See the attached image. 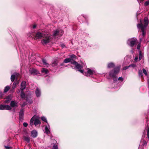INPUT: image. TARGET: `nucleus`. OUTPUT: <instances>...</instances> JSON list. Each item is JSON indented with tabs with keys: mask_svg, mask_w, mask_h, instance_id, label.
<instances>
[{
	"mask_svg": "<svg viewBox=\"0 0 149 149\" xmlns=\"http://www.w3.org/2000/svg\"><path fill=\"white\" fill-rule=\"evenodd\" d=\"M143 20L144 23V25L142 24V20H141L140 21L139 23L137 24V27L138 28L140 29H141L142 32V36L143 38H144L145 36L146 33L145 31L149 23L148 19V18L145 17Z\"/></svg>",
	"mask_w": 149,
	"mask_h": 149,
	"instance_id": "1",
	"label": "nucleus"
},
{
	"mask_svg": "<svg viewBox=\"0 0 149 149\" xmlns=\"http://www.w3.org/2000/svg\"><path fill=\"white\" fill-rule=\"evenodd\" d=\"M42 37L43 38L41 42L43 45L49 43L52 39L51 37L49 36L47 34H44Z\"/></svg>",
	"mask_w": 149,
	"mask_h": 149,
	"instance_id": "2",
	"label": "nucleus"
},
{
	"mask_svg": "<svg viewBox=\"0 0 149 149\" xmlns=\"http://www.w3.org/2000/svg\"><path fill=\"white\" fill-rule=\"evenodd\" d=\"M30 123L31 126L33 125L36 126L38 124H40L41 123L39 120L35 118V116H33L30 121Z\"/></svg>",
	"mask_w": 149,
	"mask_h": 149,
	"instance_id": "3",
	"label": "nucleus"
},
{
	"mask_svg": "<svg viewBox=\"0 0 149 149\" xmlns=\"http://www.w3.org/2000/svg\"><path fill=\"white\" fill-rule=\"evenodd\" d=\"M138 41L137 39L134 38L129 39L127 41V44L130 47H133L135 45L137 44Z\"/></svg>",
	"mask_w": 149,
	"mask_h": 149,
	"instance_id": "4",
	"label": "nucleus"
},
{
	"mask_svg": "<svg viewBox=\"0 0 149 149\" xmlns=\"http://www.w3.org/2000/svg\"><path fill=\"white\" fill-rule=\"evenodd\" d=\"M11 108L8 105H0V110H11Z\"/></svg>",
	"mask_w": 149,
	"mask_h": 149,
	"instance_id": "5",
	"label": "nucleus"
},
{
	"mask_svg": "<svg viewBox=\"0 0 149 149\" xmlns=\"http://www.w3.org/2000/svg\"><path fill=\"white\" fill-rule=\"evenodd\" d=\"M44 34L40 32V31H37L36 32L34 37L36 39H40L43 37Z\"/></svg>",
	"mask_w": 149,
	"mask_h": 149,
	"instance_id": "6",
	"label": "nucleus"
},
{
	"mask_svg": "<svg viewBox=\"0 0 149 149\" xmlns=\"http://www.w3.org/2000/svg\"><path fill=\"white\" fill-rule=\"evenodd\" d=\"M19 75V73L16 72L14 74L12 75L10 77L11 81L12 82L14 81L16 78L17 79Z\"/></svg>",
	"mask_w": 149,
	"mask_h": 149,
	"instance_id": "7",
	"label": "nucleus"
},
{
	"mask_svg": "<svg viewBox=\"0 0 149 149\" xmlns=\"http://www.w3.org/2000/svg\"><path fill=\"white\" fill-rule=\"evenodd\" d=\"M29 71L31 74L33 75L37 74L38 73V72L33 68H30L29 69Z\"/></svg>",
	"mask_w": 149,
	"mask_h": 149,
	"instance_id": "8",
	"label": "nucleus"
},
{
	"mask_svg": "<svg viewBox=\"0 0 149 149\" xmlns=\"http://www.w3.org/2000/svg\"><path fill=\"white\" fill-rule=\"evenodd\" d=\"M120 68V66H118L115 67L113 69V74H114V75H116L119 72Z\"/></svg>",
	"mask_w": 149,
	"mask_h": 149,
	"instance_id": "9",
	"label": "nucleus"
},
{
	"mask_svg": "<svg viewBox=\"0 0 149 149\" xmlns=\"http://www.w3.org/2000/svg\"><path fill=\"white\" fill-rule=\"evenodd\" d=\"M24 109H22L20 110L19 114V119H22L23 118L24 115Z\"/></svg>",
	"mask_w": 149,
	"mask_h": 149,
	"instance_id": "10",
	"label": "nucleus"
},
{
	"mask_svg": "<svg viewBox=\"0 0 149 149\" xmlns=\"http://www.w3.org/2000/svg\"><path fill=\"white\" fill-rule=\"evenodd\" d=\"M109 76H110L113 78V81H116L117 80V77L116 76V75H114L113 74V70H112L109 72Z\"/></svg>",
	"mask_w": 149,
	"mask_h": 149,
	"instance_id": "11",
	"label": "nucleus"
},
{
	"mask_svg": "<svg viewBox=\"0 0 149 149\" xmlns=\"http://www.w3.org/2000/svg\"><path fill=\"white\" fill-rule=\"evenodd\" d=\"M21 90H24L26 87V82L25 81H23L21 84Z\"/></svg>",
	"mask_w": 149,
	"mask_h": 149,
	"instance_id": "12",
	"label": "nucleus"
},
{
	"mask_svg": "<svg viewBox=\"0 0 149 149\" xmlns=\"http://www.w3.org/2000/svg\"><path fill=\"white\" fill-rule=\"evenodd\" d=\"M11 95H9L6 98V100L4 101V102L5 103H7L10 102L11 100Z\"/></svg>",
	"mask_w": 149,
	"mask_h": 149,
	"instance_id": "13",
	"label": "nucleus"
},
{
	"mask_svg": "<svg viewBox=\"0 0 149 149\" xmlns=\"http://www.w3.org/2000/svg\"><path fill=\"white\" fill-rule=\"evenodd\" d=\"M10 106L11 107H17V103L15 102V101L12 100L11 102L10 103Z\"/></svg>",
	"mask_w": 149,
	"mask_h": 149,
	"instance_id": "14",
	"label": "nucleus"
},
{
	"mask_svg": "<svg viewBox=\"0 0 149 149\" xmlns=\"http://www.w3.org/2000/svg\"><path fill=\"white\" fill-rule=\"evenodd\" d=\"M31 136L33 138H35L37 137V132L35 130H33L31 132Z\"/></svg>",
	"mask_w": 149,
	"mask_h": 149,
	"instance_id": "15",
	"label": "nucleus"
},
{
	"mask_svg": "<svg viewBox=\"0 0 149 149\" xmlns=\"http://www.w3.org/2000/svg\"><path fill=\"white\" fill-rule=\"evenodd\" d=\"M82 68L83 66L79 64L77 62L75 65L74 69L76 68L77 69L79 70L80 69H81Z\"/></svg>",
	"mask_w": 149,
	"mask_h": 149,
	"instance_id": "16",
	"label": "nucleus"
},
{
	"mask_svg": "<svg viewBox=\"0 0 149 149\" xmlns=\"http://www.w3.org/2000/svg\"><path fill=\"white\" fill-rule=\"evenodd\" d=\"M19 81H15L13 84L12 88L15 89L19 84Z\"/></svg>",
	"mask_w": 149,
	"mask_h": 149,
	"instance_id": "17",
	"label": "nucleus"
},
{
	"mask_svg": "<svg viewBox=\"0 0 149 149\" xmlns=\"http://www.w3.org/2000/svg\"><path fill=\"white\" fill-rule=\"evenodd\" d=\"M36 95L37 97H39L40 96L41 94V92L39 88H36Z\"/></svg>",
	"mask_w": 149,
	"mask_h": 149,
	"instance_id": "18",
	"label": "nucleus"
},
{
	"mask_svg": "<svg viewBox=\"0 0 149 149\" xmlns=\"http://www.w3.org/2000/svg\"><path fill=\"white\" fill-rule=\"evenodd\" d=\"M23 139L26 141L28 143H29L30 139V137L28 136H23Z\"/></svg>",
	"mask_w": 149,
	"mask_h": 149,
	"instance_id": "19",
	"label": "nucleus"
},
{
	"mask_svg": "<svg viewBox=\"0 0 149 149\" xmlns=\"http://www.w3.org/2000/svg\"><path fill=\"white\" fill-rule=\"evenodd\" d=\"M41 72L43 73H44L47 74L49 73V71L48 70L45 68H43L41 70Z\"/></svg>",
	"mask_w": 149,
	"mask_h": 149,
	"instance_id": "20",
	"label": "nucleus"
},
{
	"mask_svg": "<svg viewBox=\"0 0 149 149\" xmlns=\"http://www.w3.org/2000/svg\"><path fill=\"white\" fill-rule=\"evenodd\" d=\"M42 61L43 63V65L46 66V67H48L49 65V64L47 63L46 60L44 58L42 59Z\"/></svg>",
	"mask_w": 149,
	"mask_h": 149,
	"instance_id": "21",
	"label": "nucleus"
},
{
	"mask_svg": "<svg viewBox=\"0 0 149 149\" xmlns=\"http://www.w3.org/2000/svg\"><path fill=\"white\" fill-rule=\"evenodd\" d=\"M59 33V31L56 30L54 31L53 36L54 37L57 36Z\"/></svg>",
	"mask_w": 149,
	"mask_h": 149,
	"instance_id": "22",
	"label": "nucleus"
},
{
	"mask_svg": "<svg viewBox=\"0 0 149 149\" xmlns=\"http://www.w3.org/2000/svg\"><path fill=\"white\" fill-rule=\"evenodd\" d=\"M10 87L8 86H6L4 89L3 92L4 93L7 92L10 89Z\"/></svg>",
	"mask_w": 149,
	"mask_h": 149,
	"instance_id": "23",
	"label": "nucleus"
},
{
	"mask_svg": "<svg viewBox=\"0 0 149 149\" xmlns=\"http://www.w3.org/2000/svg\"><path fill=\"white\" fill-rule=\"evenodd\" d=\"M115 66L114 64L113 63H110L108 64V67L109 68H113Z\"/></svg>",
	"mask_w": 149,
	"mask_h": 149,
	"instance_id": "24",
	"label": "nucleus"
},
{
	"mask_svg": "<svg viewBox=\"0 0 149 149\" xmlns=\"http://www.w3.org/2000/svg\"><path fill=\"white\" fill-rule=\"evenodd\" d=\"M138 74L139 76L141 78H143V74L141 70H139L138 71Z\"/></svg>",
	"mask_w": 149,
	"mask_h": 149,
	"instance_id": "25",
	"label": "nucleus"
},
{
	"mask_svg": "<svg viewBox=\"0 0 149 149\" xmlns=\"http://www.w3.org/2000/svg\"><path fill=\"white\" fill-rule=\"evenodd\" d=\"M58 63V61L57 60L54 61L53 63H52V65L53 67H54L57 66Z\"/></svg>",
	"mask_w": 149,
	"mask_h": 149,
	"instance_id": "26",
	"label": "nucleus"
},
{
	"mask_svg": "<svg viewBox=\"0 0 149 149\" xmlns=\"http://www.w3.org/2000/svg\"><path fill=\"white\" fill-rule=\"evenodd\" d=\"M71 61V59L70 58H66L64 60V62L65 63H67L70 62Z\"/></svg>",
	"mask_w": 149,
	"mask_h": 149,
	"instance_id": "27",
	"label": "nucleus"
},
{
	"mask_svg": "<svg viewBox=\"0 0 149 149\" xmlns=\"http://www.w3.org/2000/svg\"><path fill=\"white\" fill-rule=\"evenodd\" d=\"M20 96L22 98H24L25 97V93H24L23 91V90H21Z\"/></svg>",
	"mask_w": 149,
	"mask_h": 149,
	"instance_id": "28",
	"label": "nucleus"
},
{
	"mask_svg": "<svg viewBox=\"0 0 149 149\" xmlns=\"http://www.w3.org/2000/svg\"><path fill=\"white\" fill-rule=\"evenodd\" d=\"M88 73L90 75H92L93 74L94 72L91 69H88L87 71Z\"/></svg>",
	"mask_w": 149,
	"mask_h": 149,
	"instance_id": "29",
	"label": "nucleus"
},
{
	"mask_svg": "<svg viewBox=\"0 0 149 149\" xmlns=\"http://www.w3.org/2000/svg\"><path fill=\"white\" fill-rule=\"evenodd\" d=\"M45 130L46 133L49 134L50 132V131L47 126H46L45 128Z\"/></svg>",
	"mask_w": 149,
	"mask_h": 149,
	"instance_id": "30",
	"label": "nucleus"
},
{
	"mask_svg": "<svg viewBox=\"0 0 149 149\" xmlns=\"http://www.w3.org/2000/svg\"><path fill=\"white\" fill-rule=\"evenodd\" d=\"M76 57V56L73 54L70 56V58L72 59H75Z\"/></svg>",
	"mask_w": 149,
	"mask_h": 149,
	"instance_id": "31",
	"label": "nucleus"
},
{
	"mask_svg": "<svg viewBox=\"0 0 149 149\" xmlns=\"http://www.w3.org/2000/svg\"><path fill=\"white\" fill-rule=\"evenodd\" d=\"M70 62H71V64H73L75 65L77 62L75 61L74 60L72 59H71V61Z\"/></svg>",
	"mask_w": 149,
	"mask_h": 149,
	"instance_id": "32",
	"label": "nucleus"
},
{
	"mask_svg": "<svg viewBox=\"0 0 149 149\" xmlns=\"http://www.w3.org/2000/svg\"><path fill=\"white\" fill-rule=\"evenodd\" d=\"M41 119L42 120V121H44V122H45L46 123H47L46 118L45 117H41Z\"/></svg>",
	"mask_w": 149,
	"mask_h": 149,
	"instance_id": "33",
	"label": "nucleus"
},
{
	"mask_svg": "<svg viewBox=\"0 0 149 149\" xmlns=\"http://www.w3.org/2000/svg\"><path fill=\"white\" fill-rule=\"evenodd\" d=\"M142 58V54L141 51H140L139 53V60H140Z\"/></svg>",
	"mask_w": 149,
	"mask_h": 149,
	"instance_id": "34",
	"label": "nucleus"
},
{
	"mask_svg": "<svg viewBox=\"0 0 149 149\" xmlns=\"http://www.w3.org/2000/svg\"><path fill=\"white\" fill-rule=\"evenodd\" d=\"M129 68L131 67L132 68H134L136 67V65L135 64H132L129 65Z\"/></svg>",
	"mask_w": 149,
	"mask_h": 149,
	"instance_id": "35",
	"label": "nucleus"
},
{
	"mask_svg": "<svg viewBox=\"0 0 149 149\" xmlns=\"http://www.w3.org/2000/svg\"><path fill=\"white\" fill-rule=\"evenodd\" d=\"M143 72L147 76L148 75L147 73L146 70L144 68H143L142 69Z\"/></svg>",
	"mask_w": 149,
	"mask_h": 149,
	"instance_id": "36",
	"label": "nucleus"
},
{
	"mask_svg": "<svg viewBox=\"0 0 149 149\" xmlns=\"http://www.w3.org/2000/svg\"><path fill=\"white\" fill-rule=\"evenodd\" d=\"M4 147L6 149H12V148L11 147L4 146Z\"/></svg>",
	"mask_w": 149,
	"mask_h": 149,
	"instance_id": "37",
	"label": "nucleus"
},
{
	"mask_svg": "<svg viewBox=\"0 0 149 149\" xmlns=\"http://www.w3.org/2000/svg\"><path fill=\"white\" fill-rule=\"evenodd\" d=\"M53 149H58V147L55 144H54L53 147Z\"/></svg>",
	"mask_w": 149,
	"mask_h": 149,
	"instance_id": "38",
	"label": "nucleus"
},
{
	"mask_svg": "<svg viewBox=\"0 0 149 149\" xmlns=\"http://www.w3.org/2000/svg\"><path fill=\"white\" fill-rule=\"evenodd\" d=\"M141 43H139L137 46V49H140V47H141Z\"/></svg>",
	"mask_w": 149,
	"mask_h": 149,
	"instance_id": "39",
	"label": "nucleus"
},
{
	"mask_svg": "<svg viewBox=\"0 0 149 149\" xmlns=\"http://www.w3.org/2000/svg\"><path fill=\"white\" fill-rule=\"evenodd\" d=\"M147 135L148 138V139H149V127H148Z\"/></svg>",
	"mask_w": 149,
	"mask_h": 149,
	"instance_id": "40",
	"label": "nucleus"
},
{
	"mask_svg": "<svg viewBox=\"0 0 149 149\" xmlns=\"http://www.w3.org/2000/svg\"><path fill=\"white\" fill-rule=\"evenodd\" d=\"M129 68V66H125V67H124L123 68V70H125Z\"/></svg>",
	"mask_w": 149,
	"mask_h": 149,
	"instance_id": "41",
	"label": "nucleus"
},
{
	"mask_svg": "<svg viewBox=\"0 0 149 149\" xmlns=\"http://www.w3.org/2000/svg\"><path fill=\"white\" fill-rule=\"evenodd\" d=\"M145 6H148L149 5V1H146L145 3Z\"/></svg>",
	"mask_w": 149,
	"mask_h": 149,
	"instance_id": "42",
	"label": "nucleus"
},
{
	"mask_svg": "<svg viewBox=\"0 0 149 149\" xmlns=\"http://www.w3.org/2000/svg\"><path fill=\"white\" fill-rule=\"evenodd\" d=\"M80 69H80L78 71L79 72H81V73L83 74H84V70H80Z\"/></svg>",
	"mask_w": 149,
	"mask_h": 149,
	"instance_id": "43",
	"label": "nucleus"
},
{
	"mask_svg": "<svg viewBox=\"0 0 149 149\" xmlns=\"http://www.w3.org/2000/svg\"><path fill=\"white\" fill-rule=\"evenodd\" d=\"M23 126L25 127H26L27 126L28 124L27 123L24 122L23 124Z\"/></svg>",
	"mask_w": 149,
	"mask_h": 149,
	"instance_id": "44",
	"label": "nucleus"
},
{
	"mask_svg": "<svg viewBox=\"0 0 149 149\" xmlns=\"http://www.w3.org/2000/svg\"><path fill=\"white\" fill-rule=\"evenodd\" d=\"M118 80L121 81H123V79L122 77H119L118 78Z\"/></svg>",
	"mask_w": 149,
	"mask_h": 149,
	"instance_id": "45",
	"label": "nucleus"
},
{
	"mask_svg": "<svg viewBox=\"0 0 149 149\" xmlns=\"http://www.w3.org/2000/svg\"><path fill=\"white\" fill-rule=\"evenodd\" d=\"M14 89H13L12 88V89H10V92L11 93H14L15 92Z\"/></svg>",
	"mask_w": 149,
	"mask_h": 149,
	"instance_id": "46",
	"label": "nucleus"
},
{
	"mask_svg": "<svg viewBox=\"0 0 149 149\" xmlns=\"http://www.w3.org/2000/svg\"><path fill=\"white\" fill-rule=\"evenodd\" d=\"M60 46L62 48H63L65 47V45L63 44H61Z\"/></svg>",
	"mask_w": 149,
	"mask_h": 149,
	"instance_id": "47",
	"label": "nucleus"
},
{
	"mask_svg": "<svg viewBox=\"0 0 149 149\" xmlns=\"http://www.w3.org/2000/svg\"><path fill=\"white\" fill-rule=\"evenodd\" d=\"M3 93L1 92H0V97H3Z\"/></svg>",
	"mask_w": 149,
	"mask_h": 149,
	"instance_id": "48",
	"label": "nucleus"
},
{
	"mask_svg": "<svg viewBox=\"0 0 149 149\" xmlns=\"http://www.w3.org/2000/svg\"><path fill=\"white\" fill-rule=\"evenodd\" d=\"M144 38H143L142 37H141L139 38V41L140 42V43H141V42L142 39H143Z\"/></svg>",
	"mask_w": 149,
	"mask_h": 149,
	"instance_id": "49",
	"label": "nucleus"
},
{
	"mask_svg": "<svg viewBox=\"0 0 149 149\" xmlns=\"http://www.w3.org/2000/svg\"><path fill=\"white\" fill-rule=\"evenodd\" d=\"M63 31H59V33L61 34V35H62L63 33Z\"/></svg>",
	"mask_w": 149,
	"mask_h": 149,
	"instance_id": "50",
	"label": "nucleus"
},
{
	"mask_svg": "<svg viewBox=\"0 0 149 149\" xmlns=\"http://www.w3.org/2000/svg\"><path fill=\"white\" fill-rule=\"evenodd\" d=\"M138 57L136 56V57H135V59H134V60H135V61H136L137 60H138Z\"/></svg>",
	"mask_w": 149,
	"mask_h": 149,
	"instance_id": "51",
	"label": "nucleus"
},
{
	"mask_svg": "<svg viewBox=\"0 0 149 149\" xmlns=\"http://www.w3.org/2000/svg\"><path fill=\"white\" fill-rule=\"evenodd\" d=\"M147 144V143L146 141H145L143 142V146H144L145 145H146Z\"/></svg>",
	"mask_w": 149,
	"mask_h": 149,
	"instance_id": "52",
	"label": "nucleus"
},
{
	"mask_svg": "<svg viewBox=\"0 0 149 149\" xmlns=\"http://www.w3.org/2000/svg\"><path fill=\"white\" fill-rule=\"evenodd\" d=\"M36 27V25L35 24H34L33 26V29H35Z\"/></svg>",
	"mask_w": 149,
	"mask_h": 149,
	"instance_id": "53",
	"label": "nucleus"
},
{
	"mask_svg": "<svg viewBox=\"0 0 149 149\" xmlns=\"http://www.w3.org/2000/svg\"><path fill=\"white\" fill-rule=\"evenodd\" d=\"M144 0H139V2L140 3H142Z\"/></svg>",
	"mask_w": 149,
	"mask_h": 149,
	"instance_id": "54",
	"label": "nucleus"
},
{
	"mask_svg": "<svg viewBox=\"0 0 149 149\" xmlns=\"http://www.w3.org/2000/svg\"><path fill=\"white\" fill-rule=\"evenodd\" d=\"M64 65V63H62L61 64V65H61V66H62L63 65Z\"/></svg>",
	"mask_w": 149,
	"mask_h": 149,
	"instance_id": "55",
	"label": "nucleus"
},
{
	"mask_svg": "<svg viewBox=\"0 0 149 149\" xmlns=\"http://www.w3.org/2000/svg\"><path fill=\"white\" fill-rule=\"evenodd\" d=\"M146 118L147 119H148V118L147 117H146Z\"/></svg>",
	"mask_w": 149,
	"mask_h": 149,
	"instance_id": "56",
	"label": "nucleus"
},
{
	"mask_svg": "<svg viewBox=\"0 0 149 149\" xmlns=\"http://www.w3.org/2000/svg\"><path fill=\"white\" fill-rule=\"evenodd\" d=\"M138 2H139V0H137Z\"/></svg>",
	"mask_w": 149,
	"mask_h": 149,
	"instance_id": "57",
	"label": "nucleus"
},
{
	"mask_svg": "<svg viewBox=\"0 0 149 149\" xmlns=\"http://www.w3.org/2000/svg\"><path fill=\"white\" fill-rule=\"evenodd\" d=\"M148 121V119H147V121Z\"/></svg>",
	"mask_w": 149,
	"mask_h": 149,
	"instance_id": "58",
	"label": "nucleus"
}]
</instances>
